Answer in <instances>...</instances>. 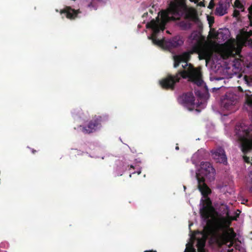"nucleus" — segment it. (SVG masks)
Returning a JSON list of instances; mask_svg holds the SVG:
<instances>
[{
	"mask_svg": "<svg viewBox=\"0 0 252 252\" xmlns=\"http://www.w3.org/2000/svg\"><path fill=\"white\" fill-rule=\"evenodd\" d=\"M160 19L158 16L156 20L148 25V27L153 28L155 32L160 31H163L165 25L171 21L180 19L184 16L186 20L197 23L199 18L195 11L188 9L185 0H173L170 1L167 9L160 12Z\"/></svg>",
	"mask_w": 252,
	"mask_h": 252,
	"instance_id": "nucleus-1",
	"label": "nucleus"
},
{
	"mask_svg": "<svg viewBox=\"0 0 252 252\" xmlns=\"http://www.w3.org/2000/svg\"><path fill=\"white\" fill-rule=\"evenodd\" d=\"M188 71H178L174 75L168 74L166 77L159 81L162 88L166 90H173L176 83L179 82L181 78L189 79L198 86L202 85L203 81L201 78L200 72L194 67L190 66Z\"/></svg>",
	"mask_w": 252,
	"mask_h": 252,
	"instance_id": "nucleus-2",
	"label": "nucleus"
},
{
	"mask_svg": "<svg viewBox=\"0 0 252 252\" xmlns=\"http://www.w3.org/2000/svg\"><path fill=\"white\" fill-rule=\"evenodd\" d=\"M216 170L211 163L207 161H202L200 169L196 173L198 182V189L203 196H207L211 193V190L205 183V180L209 182L214 181Z\"/></svg>",
	"mask_w": 252,
	"mask_h": 252,
	"instance_id": "nucleus-3",
	"label": "nucleus"
},
{
	"mask_svg": "<svg viewBox=\"0 0 252 252\" xmlns=\"http://www.w3.org/2000/svg\"><path fill=\"white\" fill-rule=\"evenodd\" d=\"M236 237V233L233 228L218 229L217 233L214 234L211 241L219 247L229 243L228 247L230 248L233 245Z\"/></svg>",
	"mask_w": 252,
	"mask_h": 252,
	"instance_id": "nucleus-4",
	"label": "nucleus"
},
{
	"mask_svg": "<svg viewBox=\"0 0 252 252\" xmlns=\"http://www.w3.org/2000/svg\"><path fill=\"white\" fill-rule=\"evenodd\" d=\"M218 229H219L215 226L213 221L208 220L207 224L204 226L203 229L201 231L198 232V233L201 235V237L197 239V251L205 249V246L207 239L210 245H216V243L211 242V239L215 233H217Z\"/></svg>",
	"mask_w": 252,
	"mask_h": 252,
	"instance_id": "nucleus-5",
	"label": "nucleus"
},
{
	"mask_svg": "<svg viewBox=\"0 0 252 252\" xmlns=\"http://www.w3.org/2000/svg\"><path fill=\"white\" fill-rule=\"evenodd\" d=\"M200 51L199 46L198 45H193L190 50L183 52L182 54L173 56L174 60V67L177 68L181 62L185 63L184 65H182V67L184 70L182 71H188L190 69V66L192 67L194 66L190 63L188 62L191 59V55L197 53Z\"/></svg>",
	"mask_w": 252,
	"mask_h": 252,
	"instance_id": "nucleus-6",
	"label": "nucleus"
},
{
	"mask_svg": "<svg viewBox=\"0 0 252 252\" xmlns=\"http://www.w3.org/2000/svg\"><path fill=\"white\" fill-rule=\"evenodd\" d=\"M234 216H231L229 215L228 210H227L225 217H219L214 219L213 221L215 226L219 229L233 228L230 227L232 220H236L239 217V213L235 212Z\"/></svg>",
	"mask_w": 252,
	"mask_h": 252,
	"instance_id": "nucleus-7",
	"label": "nucleus"
},
{
	"mask_svg": "<svg viewBox=\"0 0 252 252\" xmlns=\"http://www.w3.org/2000/svg\"><path fill=\"white\" fill-rule=\"evenodd\" d=\"M104 120V117L95 115L93 119L89 122L87 126L82 127V132L85 134H90L95 131L98 127L100 126L101 123Z\"/></svg>",
	"mask_w": 252,
	"mask_h": 252,
	"instance_id": "nucleus-8",
	"label": "nucleus"
},
{
	"mask_svg": "<svg viewBox=\"0 0 252 252\" xmlns=\"http://www.w3.org/2000/svg\"><path fill=\"white\" fill-rule=\"evenodd\" d=\"M244 134L240 136L239 140L241 141V146L242 152L246 154L252 149V138L250 137L249 129H244Z\"/></svg>",
	"mask_w": 252,
	"mask_h": 252,
	"instance_id": "nucleus-9",
	"label": "nucleus"
},
{
	"mask_svg": "<svg viewBox=\"0 0 252 252\" xmlns=\"http://www.w3.org/2000/svg\"><path fill=\"white\" fill-rule=\"evenodd\" d=\"M238 52L235 45L232 43H224L220 50V55L223 59H227L229 57H234Z\"/></svg>",
	"mask_w": 252,
	"mask_h": 252,
	"instance_id": "nucleus-10",
	"label": "nucleus"
},
{
	"mask_svg": "<svg viewBox=\"0 0 252 252\" xmlns=\"http://www.w3.org/2000/svg\"><path fill=\"white\" fill-rule=\"evenodd\" d=\"M184 41L183 37L180 35L175 36L165 40L164 48L170 50L180 47L183 45Z\"/></svg>",
	"mask_w": 252,
	"mask_h": 252,
	"instance_id": "nucleus-11",
	"label": "nucleus"
},
{
	"mask_svg": "<svg viewBox=\"0 0 252 252\" xmlns=\"http://www.w3.org/2000/svg\"><path fill=\"white\" fill-rule=\"evenodd\" d=\"M194 101V97L191 92L184 93L178 97V102L187 107L193 106Z\"/></svg>",
	"mask_w": 252,
	"mask_h": 252,
	"instance_id": "nucleus-12",
	"label": "nucleus"
},
{
	"mask_svg": "<svg viewBox=\"0 0 252 252\" xmlns=\"http://www.w3.org/2000/svg\"><path fill=\"white\" fill-rule=\"evenodd\" d=\"M211 152L213 158L217 162L222 163L224 164L227 163V158L224 150L222 148L219 147L215 150H212Z\"/></svg>",
	"mask_w": 252,
	"mask_h": 252,
	"instance_id": "nucleus-13",
	"label": "nucleus"
},
{
	"mask_svg": "<svg viewBox=\"0 0 252 252\" xmlns=\"http://www.w3.org/2000/svg\"><path fill=\"white\" fill-rule=\"evenodd\" d=\"M237 102L236 96L230 94H226L221 102V106L227 110H232V109Z\"/></svg>",
	"mask_w": 252,
	"mask_h": 252,
	"instance_id": "nucleus-14",
	"label": "nucleus"
},
{
	"mask_svg": "<svg viewBox=\"0 0 252 252\" xmlns=\"http://www.w3.org/2000/svg\"><path fill=\"white\" fill-rule=\"evenodd\" d=\"M60 13L65 14L66 17L70 20H74L77 17L78 14L81 13L79 9L75 10L70 6H65L63 9L61 10Z\"/></svg>",
	"mask_w": 252,
	"mask_h": 252,
	"instance_id": "nucleus-15",
	"label": "nucleus"
},
{
	"mask_svg": "<svg viewBox=\"0 0 252 252\" xmlns=\"http://www.w3.org/2000/svg\"><path fill=\"white\" fill-rule=\"evenodd\" d=\"M235 9L233 13V16L237 18V21L240 20V12L244 11L245 8L240 0H235L234 3Z\"/></svg>",
	"mask_w": 252,
	"mask_h": 252,
	"instance_id": "nucleus-16",
	"label": "nucleus"
},
{
	"mask_svg": "<svg viewBox=\"0 0 252 252\" xmlns=\"http://www.w3.org/2000/svg\"><path fill=\"white\" fill-rule=\"evenodd\" d=\"M240 36L242 40L245 43L252 45V30L249 31H245L244 28L240 31Z\"/></svg>",
	"mask_w": 252,
	"mask_h": 252,
	"instance_id": "nucleus-17",
	"label": "nucleus"
},
{
	"mask_svg": "<svg viewBox=\"0 0 252 252\" xmlns=\"http://www.w3.org/2000/svg\"><path fill=\"white\" fill-rule=\"evenodd\" d=\"M153 20L154 19L150 21V22L147 23L146 25V27L147 28L151 29L153 31V36L151 37H150L149 38L151 39L152 40V41L154 44L158 45L159 46H160L164 48V44H165L164 43L165 42L166 40H159V39H158L156 37V35L159 32V31L158 32L156 33V32H155V31H154V29H153V28L150 27H148V25L150 24Z\"/></svg>",
	"mask_w": 252,
	"mask_h": 252,
	"instance_id": "nucleus-18",
	"label": "nucleus"
},
{
	"mask_svg": "<svg viewBox=\"0 0 252 252\" xmlns=\"http://www.w3.org/2000/svg\"><path fill=\"white\" fill-rule=\"evenodd\" d=\"M200 214L203 219L207 220L206 224H207L208 220L213 221L214 220V219L213 220H209V218L210 216V210L209 208L207 207L206 206H201V207L200 208Z\"/></svg>",
	"mask_w": 252,
	"mask_h": 252,
	"instance_id": "nucleus-19",
	"label": "nucleus"
},
{
	"mask_svg": "<svg viewBox=\"0 0 252 252\" xmlns=\"http://www.w3.org/2000/svg\"><path fill=\"white\" fill-rule=\"evenodd\" d=\"M226 4L223 3H219L215 10V14L222 16L226 13Z\"/></svg>",
	"mask_w": 252,
	"mask_h": 252,
	"instance_id": "nucleus-20",
	"label": "nucleus"
},
{
	"mask_svg": "<svg viewBox=\"0 0 252 252\" xmlns=\"http://www.w3.org/2000/svg\"><path fill=\"white\" fill-rule=\"evenodd\" d=\"M189 39L194 41V45H198L200 46L201 42V34L196 31L193 32L189 36ZM200 48V47H199Z\"/></svg>",
	"mask_w": 252,
	"mask_h": 252,
	"instance_id": "nucleus-21",
	"label": "nucleus"
},
{
	"mask_svg": "<svg viewBox=\"0 0 252 252\" xmlns=\"http://www.w3.org/2000/svg\"><path fill=\"white\" fill-rule=\"evenodd\" d=\"M178 25L182 30H188L191 28V24L189 21L183 20L178 23Z\"/></svg>",
	"mask_w": 252,
	"mask_h": 252,
	"instance_id": "nucleus-22",
	"label": "nucleus"
},
{
	"mask_svg": "<svg viewBox=\"0 0 252 252\" xmlns=\"http://www.w3.org/2000/svg\"><path fill=\"white\" fill-rule=\"evenodd\" d=\"M106 0H92L91 2L88 4L87 6L91 10H96L98 6L96 2H105Z\"/></svg>",
	"mask_w": 252,
	"mask_h": 252,
	"instance_id": "nucleus-23",
	"label": "nucleus"
},
{
	"mask_svg": "<svg viewBox=\"0 0 252 252\" xmlns=\"http://www.w3.org/2000/svg\"><path fill=\"white\" fill-rule=\"evenodd\" d=\"M208 195L207 196H203L205 199L204 200L201 199V201H202V206H206L208 208H210V207L211 206V201L209 198L208 197Z\"/></svg>",
	"mask_w": 252,
	"mask_h": 252,
	"instance_id": "nucleus-24",
	"label": "nucleus"
},
{
	"mask_svg": "<svg viewBox=\"0 0 252 252\" xmlns=\"http://www.w3.org/2000/svg\"><path fill=\"white\" fill-rule=\"evenodd\" d=\"M233 66L237 69L241 67V60L239 59H234Z\"/></svg>",
	"mask_w": 252,
	"mask_h": 252,
	"instance_id": "nucleus-25",
	"label": "nucleus"
},
{
	"mask_svg": "<svg viewBox=\"0 0 252 252\" xmlns=\"http://www.w3.org/2000/svg\"><path fill=\"white\" fill-rule=\"evenodd\" d=\"M249 14L248 15L250 21V26H252V4L249 7Z\"/></svg>",
	"mask_w": 252,
	"mask_h": 252,
	"instance_id": "nucleus-26",
	"label": "nucleus"
},
{
	"mask_svg": "<svg viewBox=\"0 0 252 252\" xmlns=\"http://www.w3.org/2000/svg\"><path fill=\"white\" fill-rule=\"evenodd\" d=\"M191 2H193L195 3H197V5L200 6H205L204 0L202 1H200L199 2L200 0H189Z\"/></svg>",
	"mask_w": 252,
	"mask_h": 252,
	"instance_id": "nucleus-27",
	"label": "nucleus"
},
{
	"mask_svg": "<svg viewBox=\"0 0 252 252\" xmlns=\"http://www.w3.org/2000/svg\"><path fill=\"white\" fill-rule=\"evenodd\" d=\"M184 252H196L195 249L192 246L187 247Z\"/></svg>",
	"mask_w": 252,
	"mask_h": 252,
	"instance_id": "nucleus-28",
	"label": "nucleus"
},
{
	"mask_svg": "<svg viewBox=\"0 0 252 252\" xmlns=\"http://www.w3.org/2000/svg\"><path fill=\"white\" fill-rule=\"evenodd\" d=\"M215 6V3L213 0L210 1L209 2V5L208 6V8L210 9H213L214 8Z\"/></svg>",
	"mask_w": 252,
	"mask_h": 252,
	"instance_id": "nucleus-29",
	"label": "nucleus"
},
{
	"mask_svg": "<svg viewBox=\"0 0 252 252\" xmlns=\"http://www.w3.org/2000/svg\"><path fill=\"white\" fill-rule=\"evenodd\" d=\"M247 103L249 106L252 107V97H249L247 98Z\"/></svg>",
	"mask_w": 252,
	"mask_h": 252,
	"instance_id": "nucleus-30",
	"label": "nucleus"
},
{
	"mask_svg": "<svg viewBox=\"0 0 252 252\" xmlns=\"http://www.w3.org/2000/svg\"><path fill=\"white\" fill-rule=\"evenodd\" d=\"M245 80L248 83H249L251 81V78L247 76H244Z\"/></svg>",
	"mask_w": 252,
	"mask_h": 252,
	"instance_id": "nucleus-31",
	"label": "nucleus"
},
{
	"mask_svg": "<svg viewBox=\"0 0 252 252\" xmlns=\"http://www.w3.org/2000/svg\"><path fill=\"white\" fill-rule=\"evenodd\" d=\"M198 252H208V251L207 250H206V249H204V250H199V251H198Z\"/></svg>",
	"mask_w": 252,
	"mask_h": 252,
	"instance_id": "nucleus-32",
	"label": "nucleus"
},
{
	"mask_svg": "<svg viewBox=\"0 0 252 252\" xmlns=\"http://www.w3.org/2000/svg\"><path fill=\"white\" fill-rule=\"evenodd\" d=\"M148 15V12H146L143 14V17H146Z\"/></svg>",
	"mask_w": 252,
	"mask_h": 252,
	"instance_id": "nucleus-33",
	"label": "nucleus"
},
{
	"mask_svg": "<svg viewBox=\"0 0 252 252\" xmlns=\"http://www.w3.org/2000/svg\"><path fill=\"white\" fill-rule=\"evenodd\" d=\"M36 151L34 150V149H32V154H34L35 153H36Z\"/></svg>",
	"mask_w": 252,
	"mask_h": 252,
	"instance_id": "nucleus-34",
	"label": "nucleus"
},
{
	"mask_svg": "<svg viewBox=\"0 0 252 252\" xmlns=\"http://www.w3.org/2000/svg\"><path fill=\"white\" fill-rule=\"evenodd\" d=\"M144 252H157L153 251H145Z\"/></svg>",
	"mask_w": 252,
	"mask_h": 252,
	"instance_id": "nucleus-35",
	"label": "nucleus"
},
{
	"mask_svg": "<svg viewBox=\"0 0 252 252\" xmlns=\"http://www.w3.org/2000/svg\"><path fill=\"white\" fill-rule=\"evenodd\" d=\"M176 150H178L179 149V148L178 146H176V148H175Z\"/></svg>",
	"mask_w": 252,
	"mask_h": 252,
	"instance_id": "nucleus-36",
	"label": "nucleus"
},
{
	"mask_svg": "<svg viewBox=\"0 0 252 252\" xmlns=\"http://www.w3.org/2000/svg\"><path fill=\"white\" fill-rule=\"evenodd\" d=\"M233 251V249L228 250V252H231Z\"/></svg>",
	"mask_w": 252,
	"mask_h": 252,
	"instance_id": "nucleus-37",
	"label": "nucleus"
},
{
	"mask_svg": "<svg viewBox=\"0 0 252 252\" xmlns=\"http://www.w3.org/2000/svg\"><path fill=\"white\" fill-rule=\"evenodd\" d=\"M130 167L131 168H134V166L133 165H131L130 166Z\"/></svg>",
	"mask_w": 252,
	"mask_h": 252,
	"instance_id": "nucleus-38",
	"label": "nucleus"
},
{
	"mask_svg": "<svg viewBox=\"0 0 252 252\" xmlns=\"http://www.w3.org/2000/svg\"><path fill=\"white\" fill-rule=\"evenodd\" d=\"M149 11L151 13H153V11L152 10H150Z\"/></svg>",
	"mask_w": 252,
	"mask_h": 252,
	"instance_id": "nucleus-39",
	"label": "nucleus"
},
{
	"mask_svg": "<svg viewBox=\"0 0 252 252\" xmlns=\"http://www.w3.org/2000/svg\"><path fill=\"white\" fill-rule=\"evenodd\" d=\"M250 191L252 192V187L250 188Z\"/></svg>",
	"mask_w": 252,
	"mask_h": 252,
	"instance_id": "nucleus-40",
	"label": "nucleus"
},
{
	"mask_svg": "<svg viewBox=\"0 0 252 252\" xmlns=\"http://www.w3.org/2000/svg\"><path fill=\"white\" fill-rule=\"evenodd\" d=\"M251 233L252 234V231L251 232Z\"/></svg>",
	"mask_w": 252,
	"mask_h": 252,
	"instance_id": "nucleus-41",
	"label": "nucleus"
}]
</instances>
